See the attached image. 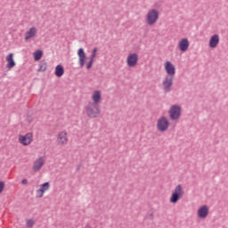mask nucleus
<instances>
[{
  "label": "nucleus",
  "instance_id": "f257e3e1",
  "mask_svg": "<svg viewBox=\"0 0 228 228\" xmlns=\"http://www.w3.org/2000/svg\"><path fill=\"white\" fill-rule=\"evenodd\" d=\"M159 20V11L158 9L148 10L145 15V23L147 26H154Z\"/></svg>",
  "mask_w": 228,
  "mask_h": 228
},
{
  "label": "nucleus",
  "instance_id": "f03ea898",
  "mask_svg": "<svg viewBox=\"0 0 228 228\" xmlns=\"http://www.w3.org/2000/svg\"><path fill=\"white\" fill-rule=\"evenodd\" d=\"M85 111L89 118H97L101 115V107L95 103L89 102L86 105Z\"/></svg>",
  "mask_w": 228,
  "mask_h": 228
},
{
  "label": "nucleus",
  "instance_id": "7ed1b4c3",
  "mask_svg": "<svg viewBox=\"0 0 228 228\" xmlns=\"http://www.w3.org/2000/svg\"><path fill=\"white\" fill-rule=\"evenodd\" d=\"M168 127H170V122H168V118L165 117H161L157 121V129L160 133H165V131L168 130Z\"/></svg>",
  "mask_w": 228,
  "mask_h": 228
},
{
  "label": "nucleus",
  "instance_id": "20e7f679",
  "mask_svg": "<svg viewBox=\"0 0 228 228\" xmlns=\"http://www.w3.org/2000/svg\"><path fill=\"white\" fill-rule=\"evenodd\" d=\"M18 141L20 145H23V147L31 145V143H33V133H28L25 135L20 134L18 136Z\"/></svg>",
  "mask_w": 228,
  "mask_h": 228
},
{
  "label": "nucleus",
  "instance_id": "39448f33",
  "mask_svg": "<svg viewBox=\"0 0 228 228\" xmlns=\"http://www.w3.org/2000/svg\"><path fill=\"white\" fill-rule=\"evenodd\" d=\"M138 53H131L126 56V66L129 69H134L138 65Z\"/></svg>",
  "mask_w": 228,
  "mask_h": 228
},
{
  "label": "nucleus",
  "instance_id": "423d86ee",
  "mask_svg": "<svg viewBox=\"0 0 228 228\" xmlns=\"http://www.w3.org/2000/svg\"><path fill=\"white\" fill-rule=\"evenodd\" d=\"M168 113L171 120H179L181 118V107L178 105H173L169 109Z\"/></svg>",
  "mask_w": 228,
  "mask_h": 228
},
{
  "label": "nucleus",
  "instance_id": "0eeeda50",
  "mask_svg": "<svg viewBox=\"0 0 228 228\" xmlns=\"http://www.w3.org/2000/svg\"><path fill=\"white\" fill-rule=\"evenodd\" d=\"M49 188H51V183H49L48 182L40 184L39 189L36 191L37 199H42L45 191H49Z\"/></svg>",
  "mask_w": 228,
  "mask_h": 228
},
{
  "label": "nucleus",
  "instance_id": "6e6552de",
  "mask_svg": "<svg viewBox=\"0 0 228 228\" xmlns=\"http://www.w3.org/2000/svg\"><path fill=\"white\" fill-rule=\"evenodd\" d=\"M174 85V77L166 76L162 80V88L164 92H170Z\"/></svg>",
  "mask_w": 228,
  "mask_h": 228
},
{
  "label": "nucleus",
  "instance_id": "1a4fd4ad",
  "mask_svg": "<svg viewBox=\"0 0 228 228\" xmlns=\"http://www.w3.org/2000/svg\"><path fill=\"white\" fill-rule=\"evenodd\" d=\"M164 70L168 77H174L175 76V65L169 61L164 63Z\"/></svg>",
  "mask_w": 228,
  "mask_h": 228
},
{
  "label": "nucleus",
  "instance_id": "9d476101",
  "mask_svg": "<svg viewBox=\"0 0 228 228\" xmlns=\"http://www.w3.org/2000/svg\"><path fill=\"white\" fill-rule=\"evenodd\" d=\"M69 134L67 133V131H61L59 132L57 134V142L58 145H67L69 143V137H68Z\"/></svg>",
  "mask_w": 228,
  "mask_h": 228
},
{
  "label": "nucleus",
  "instance_id": "9b49d317",
  "mask_svg": "<svg viewBox=\"0 0 228 228\" xmlns=\"http://www.w3.org/2000/svg\"><path fill=\"white\" fill-rule=\"evenodd\" d=\"M91 102L99 105L102 102V92L95 90L91 94Z\"/></svg>",
  "mask_w": 228,
  "mask_h": 228
},
{
  "label": "nucleus",
  "instance_id": "f8f14e48",
  "mask_svg": "<svg viewBox=\"0 0 228 228\" xmlns=\"http://www.w3.org/2000/svg\"><path fill=\"white\" fill-rule=\"evenodd\" d=\"M178 49L182 53H186L190 49V40L188 38H182L178 42Z\"/></svg>",
  "mask_w": 228,
  "mask_h": 228
},
{
  "label": "nucleus",
  "instance_id": "ddd939ff",
  "mask_svg": "<svg viewBox=\"0 0 228 228\" xmlns=\"http://www.w3.org/2000/svg\"><path fill=\"white\" fill-rule=\"evenodd\" d=\"M37 33L38 29L37 28V27H32L25 32L24 38L27 41L31 40V38H35V37H37Z\"/></svg>",
  "mask_w": 228,
  "mask_h": 228
},
{
  "label": "nucleus",
  "instance_id": "4468645a",
  "mask_svg": "<svg viewBox=\"0 0 228 228\" xmlns=\"http://www.w3.org/2000/svg\"><path fill=\"white\" fill-rule=\"evenodd\" d=\"M44 165H45V159H44V157H40L34 161L32 170H34V172H38Z\"/></svg>",
  "mask_w": 228,
  "mask_h": 228
},
{
  "label": "nucleus",
  "instance_id": "2eb2a0df",
  "mask_svg": "<svg viewBox=\"0 0 228 228\" xmlns=\"http://www.w3.org/2000/svg\"><path fill=\"white\" fill-rule=\"evenodd\" d=\"M209 215V208L208 206L203 205L199 208L198 209V218L206 219L208 218V216Z\"/></svg>",
  "mask_w": 228,
  "mask_h": 228
},
{
  "label": "nucleus",
  "instance_id": "dca6fc26",
  "mask_svg": "<svg viewBox=\"0 0 228 228\" xmlns=\"http://www.w3.org/2000/svg\"><path fill=\"white\" fill-rule=\"evenodd\" d=\"M78 56V63L81 68L85 67V63H86V53L83 48H79L77 51Z\"/></svg>",
  "mask_w": 228,
  "mask_h": 228
},
{
  "label": "nucleus",
  "instance_id": "f3484780",
  "mask_svg": "<svg viewBox=\"0 0 228 228\" xmlns=\"http://www.w3.org/2000/svg\"><path fill=\"white\" fill-rule=\"evenodd\" d=\"M14 54L12 53H9L6 55L5 57V61H6V69H8V70H12V69H13V67H15V65H17V63L15 62V60L13 59Z\"/></svg>",
  "mask_w": 228,
  "mask_h": 228
},
{
  "label": "nucleus",
  "instance_id": "a211bd4d",
  "mask_svg": "<svg viewBox=\"0 0 228 228\" xmlns=\"http://www.w3.org/2000/svg\"><path fill=\"white\" fill-rule=\"evenodd\" d=\"M218 44H220V36L215 34L208 41V47H210V49H216V47H218Z\"/></svg>",
  "mask_w": 228,
  "mask_h": 228
},
{
  "label": "nucleus",
  "instance_id": "6ab92c4d",
  "mask_svg": "<svg viewBox=\"0 0 228 228\" xmlns=\"http://www.w3.org/2000/svg\"><path fill=\"white\" fill-rule=\"evenodd\" d=\"M95 56H97V48H94L93 49V53L90 55V61L86 65V69L87 70H90V69H92V65H94V61L95 60Z\"/></svg>",
  "mask_w": 228,
  "mask_h": 228
},
{
  "label": "nucleus",
  "instance_id": "aec40b11",
  "mask_svg": "<svg viewBox=\"0 0 228 228\" xmlns=\"http://www.w3.org/2000/svg\"><path fill=\"white\" fill-rule=\"evenodd\" d=\"M54 74H55L56 77H61V76H63V74H65V69H63V66L57 65L55 67Z\"/></svg>",
  "mask_w": 228,
  "mask_h": 228
},
{
  "label": "nucleus",
  "instance_id": "412c9836",
  "mask_svg": "<svg viewBox=\"0 0 228 228\" xmlns=\"http://www.w3.org/2000/svg\"><path fill=\"white\" fill-rule=\"evenodd\" d=\"M173 194L178 195V197H183V195H184V191L183 190V186H181V184L177 185L173 191Z\"/></svg>",
  "mask_w": 228,
  "mask_h": 228
},
{
  "label": "nucleus",
  "instance_id": "4be33fe9",
  "mask_svg": "<svg viewBox=\"0 0 228 228\" xmlns=\"http://www.w3.org/2000/svg\"><path fill=\"white\" fill-rule=\"evenodd\" d=\"M181 199H183V197L172 193L169 202H171V204H177Z\"/></svg>",
  "mask_w": 228,
  "mask_h": 228
},
{
  "label": "nucleus",
  "instance_id": "5701e85b",
  "mask_svg": "<svg viewBox=\"0 0 228 228\" xmlns=\"http://www.w3.org/2000/svg\"><path fill=\"white\" fill-rule=\"evenodd\" d=\"M45 70H47V62L45 61H42L39 63L38 71H39V72H45Z\"/></svg>",
  "mask_w": 228,
  "mask_h": 228
},
{
  "label": "nucleus",
  "instance_id": "b1692460",
  "mask_svg": "<svg viewBox=\"0 0 228 228\" xmlns=\"http://www.w3.org/2000/svg\"><path fill=\"white\" fill-rule=\"evenodd\" d=\"M42 56H44V53L42 52V50H37L34 53V60L36 61H38V60H40Z\"/></svg>",
  "mask_w": 228,
  "mask_h": 228
},
{
  "label": "nucleus",
  "instance_id": "393cba45",
  "mask_svg": "<svg viewBox=\"0 0 228 228\" xmlns=\"http://www.w3.org/2000/svg\"><path fill=\"white\" fill-rule=\"evenodd\" d=\"M35 225V221L33 219H27L26 226L27 227H33Z\"/></svg>",
  "mask_w": 228,
  "mask_h": 228
},
{
  "label": "nucleus",
  "instance_id": "a878e982",
  "mask_svg": "<svg viewBox=\"0 0 228 228\" xmlns=\"http://www.w3.org/2000/svg\"><path fill=\"white\" fill-rule=\"evenodd\" d=\"M4 191V182L0 181V193H3Z\"/></svg>",
  "mask_w": 228,
  "mask_h": 228
},
{
  "label": "nucleus",
  "instance_id": "bb28decb",
  "mask_svg": "<svg viewBox=\"0 0 228 228\" xmlns=\"http://www.w3.org/2000/svg\"><path fill=\"white\" fill-rule=\"evenodd\" d=\"M21 183H22L23 184H28V180H27V179H23V180L21 181Z\"/></svg>",
  "mask_w": 228,
  "mask_h": 228
}]
</instances>
